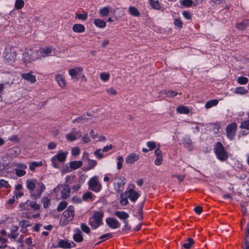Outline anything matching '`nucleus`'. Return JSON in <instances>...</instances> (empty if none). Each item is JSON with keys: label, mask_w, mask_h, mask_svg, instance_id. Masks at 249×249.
<instances>
[{"label": "nucleus", "mask_w": 249, "mask_h": 249, "mask_svg": "<svg viewBox=\"0 0 249 249\" xmlns=\"http://www.w3.org/2000/svg\"><path fill=\"white\" fill-rule=\"evenodd\" d=\"M26 185L31 196L34 199L40 197L46 189L45 185L41 181L35 179H27Z\"/></svg>", "instance_id": "f257e3e1"}, {"label": "nucleus", "mask_w": 249, "mask_h": 249, "mask_svg": "<svg viewBox=\"0 0 249 249\" xmlns=\"http://www.w3.org/2000/svg\"><path fill=\"white\" fill-rule=\"evenodd\" d=\"M111 182L113 183L115 190L120 193L123 191L126 181L124 177L116 174L111 175Z\"/></svg>", "instance_id": "f03ea898"}, {"label": "nucleus", "mask_w": 249, "mask_h": 249, "mask_svg": "<svg viewBox=\"0 0 249 249\" xmlns=\"http://www.w3.org/2000/svg\"><path fill=\"white\" fill-rule=\"evenodd\" d=\"M68 154V152L67 151H59L51 159V165L55 168H59L60 163L66 161Z\"/></svg>", "instance_id": "7ed1b4c3"}, {"label": "nucleus", "mask_w": 249, "mask_h": 249, "mask_svg": "<svg viewBox=\"0 0 249 249\" xmlns=\"http://www.w3.org/2000/svg\"><path fill=\"white\" fill-rule=\"evenodd\" d=\"M104 213L101 211L94 212L93 215L89 219V224L92 229H96L103 224L102 219Z\"/></svg>", "instance_id": "20e7f679"}, {"label": "nucleus", "mask_w": 249, "mask_h": 249, "mask_svg": "<svg viewBox=\"0 0 249 249\" xmlns=\"http://www.w3.org/2000/svg\"><path fill=\"white\" fill-rule=\"evenodd\" d=\"M74 208L72 205H70L64 211L61 217L60 222L64 225H67L71 221L74 216Z\"/></svg>", "instance_id": "39448f33"}, {"label": "nucleus", "mask_w": 249, "mask_h": 249, "mask_svg": "<svg viewBox=\"0 0 249 249\" xmlns=\"http://www.w3.org/2000/svg\"><path fill=\"white\" fill-rule=\"evenodd\" d=\"M214 151L219 160L225 161L227 160L228 158V153L221 142H217L216 143L214 147Z\"/></svg>", "instance_id": "423d86ee"}, {"label": "nucleus", "mask_w": 249, "mask_h": 249, "mask_svg": "<svg viewBox=\"0 0 249 249\" xmlns=\"http://www.w3.org/2000/svg\"><path fill=\"white\" fill-rule=\"evenodd\" d=\"M16 55L17 53L14 48L7 47L5 48L4 58L6 62L9 63H13L15 61Z\"/></svg>", "instance_id": "0eeeda50"}, {"label": "nucleus", "mask_w": 249, "mask_h": 249, "mask_svg": "<svg viewBox=\"0 0 249 249\" xmlns=\"http://www.w3.org/2000/svg\"><path fill=\"white\" fill-rule=\"evenodd\" d=\"M89 188L90 190L98 193L102 189V185L99 182L98 177L96 176L91 178L88 181Z\"/></svg>", "instance_id": "6e6552de"}, {"label": "nucleus", "mask_w": 249, "mask_h": 249, "mask_svg": "<svg viewBox=\"0 0 249 249\" xmlns=\"http://www.w3.org/2000/svg\"><path fill=\"white\" fill-rule=\"evenodd\" d=\"M237 128V124L235 123H232L228 125L226 129L227 137L230 140L234 139Z\"/></svg>", "instance_id": "1a4fd4ad"}, {"label": "nucleus", "mask_w": 249, "mask_h": 249, "mask_svg": "<svg viewBox=\"0 0 249 249\" xmlns=\"http://www.w3.org/2000/svg\"><path fill=\"white\" fill-rule=\"evenodd\" d=\"M23 59L25 62H31L38 58L37 56L35 55V52L33 50L26 49L23 53Z\"/></svg>", "instance_id": "9d476101"}, {"label": "nucleus", "mask_w": 249, "mask_h": 249, "mask_svg": "<svg viewBox=\"0 0 249 249\" xmlns=\"http://www.w3.org/2000/svg\"><path fill=\"white\" fill-rule=\"evenodd\" d=\"M76 247V244L71 241L67 239H59L57 242V247L70 249Z\"/></svg>", "instance_id": "9b49d317"}, {"label": "nucleus", "mask_w": 249, "mask_h": 249, "mask_svg": "<svg viewBox=\"0 0 249 249\" xmlns=\"http://www.w3.org/2000/svg\"><path fill=\"white\" fill-rule=\"evenodd\" d=\"M83 71V68L81 67H77L69 70V74L71 79H75L76 81L79 80V76Z\"/></svg>", "instance_id": "f8f14e48"}, {"label": "nucleus", "mask_w": 249, "mask_h": 249, "mask_svg": "<svg viewBox=\"0 0 249 249\" xmlns=\"http://www.w3.org/2000/svg\"><path fill=\"white\" fill-rule=\"evenodd\" d=\"M125 194L128 196V197L132 202H135L140 196V193L134 190L133 188L127 189L125 192Z\"/></svg>", "instance_id": "ddd939ff"}, {"label": "nucleus", "mask_w": 249, "mask_h": 249, "mask_svg": "<svg viewBox=\"0 0 249 249\" xmlns=\"http://www.w3.org/2000/svg\"><path fill=\"white\" fill-rule=\"evenodd\" d=\"M81 137V132L75 129H73L72 131L66 135L67 140L70 142L74 141Z\"/></svg>", "instance_id": "4468645a"}, {"label": "nucleus", "mask_w": 249, "mask_h": 249, "mask_svg": "<svg viewBox=\"0 0 249 249\" xmlns=\"http://www.w3.org/2000/svg\"><path fill=\"white\" fill-rule=\"evenodd\" d=\"M27 166L26 164L23 163H17L16 168H15V174L18 177H23L26 174L25 169Z\"/></svg>", "instance_id": "2eb2a0df"}, {"label": "nucleus", "mask_w": 249, "mask_h": 249, "mask_svg": "<svg viewBox=\"0 0 249 249\" xmlns=\"http://www.w3.org/2000/svg\"><path fill=\"white\" fill-rule=\"evenodd\" d=\"M140 159V155L135 153L129 154L125 158V162L126 164L132 165L137 161Z\"/></svg>", "instance_id": "dca6fc26"}, {"label": "nucleus", "mask_w": 249, "mask_h": 249, "mask_svg": "<svg viewBox=\"0 0 249 249\" xmlns=\"http://www.w3.org/2000/svg\"><path fill=\"white\" fill-rule=\"evenodd\" d=\"M30 206L31 208L35 210H38L40 209V205L35 201H27L24 204H21L19 207L21 210L25 209L26 206Z\"/></svg>", "instance_id": "f3484780"}, {"label": "nucleus", "mask_w": 249, "mask_h": 249, "mask_svg": "<svg viewBox=\"0 0 249 249\" xmlns=\"http://www.w3.org/2000/svg\"><path fill=\"white\" fill-rule=\"evenodd\" d=\"M107 224L111 229H116L120 226L117 219L113 218H108L106 219Z\"/></svg>", "instance_id": "a211bd4d"}, {"label": "nucleus", "mask_w": 249, "mask_h": 249, "mask_svg": "<svg viewBox=\"0 0 249 249\" xmlns=\"http://www.w3.org/2000/svg\"><path fill=\"white\" fill-rule=\"evenodd\" d=\"M40 53L42 56L44 57L51 55L53 53H54V49L52 47H45L40 49Z\"/></svg>", "instance_id": "6ab92c4d"}, {"label": "nucleus", "mask_w": 249, "mask_h": 249, "mask_svg": "<svg viewBox=\"0 0 249 249\" xmlns=\"http://www.w3.org/2000/svg\"><path fill=\"white\" fill-rule=\"evenodd\" d=\"M73 239L76 242H81L83 241V237L82 235V232L79 229H75L74 231Z\"/></svg>", "instance_id": "aec40b11"}, {"label": "nucleus", "mask_w": 249, "mask_h": 249, "mask_svg": "<svg viewBox=\"0 0 249 249\" xmlns=\"http://www.w3.org/2000/svg\"><path fill=\"white\" fill-rule=\"evenodd\" d=\"M21 76L22 78L31 83H34L36 82V76L33 75L32 72L23 73Z\"/></svg>", "instance_id": "412c9836"}, {"label": "nucleus", "mask_w": 249, "mask_h": 249, "mask_svg": "<svg viewBox=\"0 0 249 249\" xmlns=\"http://www.w3.org/2000/svg\"><path fill=\"white\" fill-rule=\"evenodd\" d=\"M183 144L184 146L187 148L189 150H192L193 148V142L188 136H185L184 138Z\"/></svg>", "instance_id": "4be33fe9"}, {"label": "nucleus", "mask_w": 249, "mask_h": 249, "mask_svg": "<svg viewBox=\"0 0 249 249\" xmlns=\"http://www.w3.org/2000/svg\"><path fill=\"white\" fill-rule=\"evenodd\" d=\"M55 79L60 87L63 88L66 86V81L62 74H56L55 76Z\"/></svg>", "instance_id": "5701e85b"}, {"label": "nucleus", "mask_w": 249, "mask_h": 249, "mask_svg": "<svg viewBox=\"0 0 249 249\" xmlns=\"http://www.w3.org/2000/svg\"><path fill=\"white\" fill-rule=\"evenodd\" d=\"M72 30L75 33H82L85 32V27L81 24H75L72 26Z\"/></svg>", "instance_id": "b1692460"}, {"label": "nucleus", "mask_w": 249, "mask_h": 249, "mask_svg": "<svg viewBox=\"0 0 249 249\" xmlns=\"http://www.w3.org/2000/svg\"><path fill=\"white\" fill-rule=\"evenodd\" d=\"M43 165V162L41 161H33L29 163V169L34 171L36 169L37 167H41Z\"/></svg>", "instance_id": "393cba45"}, {"label": "nucleus", "mask_w": 249, "mask_h": 249, "mask_svg": "<svg viewBox=\"0 0 249 249\" xmlns=\"http://www.w3.org/2000/svg\"><path fill=\"white\" fill-rule=\"evenodd\" d=\"M249 23L248 20H244L241 22L237 23L235 27L239 30H243L248 27V24Z\"/></svg>", "instance_id": "a878e982"}, {"label": "nucleus", "mask_w": 249, "mask_h": 249, "mask_svg": "<svg viewBox=\"0 0 249 249\" xmlns=\"http://www.w3.org/2000/svg\"><path fill=\"white\" fill-rule=\"evenodd\" d=\"M83 162L81 160L72 161L70 162V166L72 169L75 170L82 165Z\"/></svg>", "instance_id": "bb28decb"}, {"label": "nucleus", "mask_w": 249, "mask_h": 249, "mask_svg": "<svg viewBox=\"0 0 249 249\" xmlns=\"http://www.w3.org/2000/svg\"><path fill=\"white\" fill-rule=\"evenodd\" d=\"M116 216L122 220H125L128 218L129 215L124 211H116L115 212Z\"/></svg>", "instance_id": "cd10ccee"}, {"label": "nucleus", "mask_w": 249, "mask_h": 249, "mask_svg": "<svg viewBox=\"0 0 249 249\" xmlns=\"http://www.w3.org/2000/svg\"><path fill=\"white\" fill-rule=\"evenodd\" d=\"M88 164L86 167L87 170H89L94 168L97 165V162L95 160H92L88 159Z\"/></svg>", "instance_id": "c85d7f7f"}, {"label": "nucleus", "mask_w": 249, "mask_h": 249, "mask_svg": "<svg viewBox=\"0 0 249 249\" xmlns=\"http://www.w3.org/2000/svg\"><path fill=\"white\" fill-rule=\"evenodd\" d=\"M94 24L96 27L100 28H104L106 26V22L99 18L95 19Z\"/></svg>", "instance_id": "c756f323"}, {"label": "nucleus", "mask_w": 249, "mask_h": 249, "mask_svg": "<svg viewBox=\"0 0 249 249\" xmlns=\"http://www.w3.org/2000/svg\"><path fill=\"white\" fill-rule=\"evenodd\" d=\"M70 193V188L69 186H66L64 187L63 190L61 191L62 197L63 198H66L68 197Z\"/></svg>", "instance_id": "7c9ffc66"}, {"label": "nucleus", "mask_w": 249, "mask_h": 249, "mask_svg": "<svg viewBox=\"0 0 249 249\" xmlns=\"http://www.w3.org/2000/svg\"><path fill=\"white\" fill-rule=\"evenodd\" d=\"M93 195L91 192H87L82 196V199L84 201H89L93 200Z\"/></svg>", "instance_id": "2f4dec72"}, {"label": "nucleus", "mask_w": 249, "mask_h": 249, "mask_svg": "<svg viewBox=\"0 0 249 249\" xmlns=\"http://www.w3.org/2000/svg\"><path fill=\"white\" fill-rule=\"evenodd\" d=\"M218 103V101L217 99L210 100L205 104V107L207 108H211L217 105Z\"/></svg>", "instance_id": "473e14b6"}, {"label": "nucleus", "mask_w": 249, "mask_h": 249, "mask_svg": "<svg viewBox=\"0 0 249 249\" xmlns=\"http://www.w3.org/2000/svg\"><path fill=\"white\" fill-rule=\"evenodd\" d=\"M110 8L107 7H104L101 8L99 11V14L102 17L107 16L109 12Z\"/></svg>", "instance_id": "72a5a7b5"}, {"label": "nucleus", "mask_w": 249, "mask_h": 249, "mask_svg": "<svg viewBox=\"0 0 249 249\" xmlns=\"http://www.w3.org/2000/svg\"><path fill=\"white\" fill-rule=\"evenodd\" d=\"M128 11L131 15L135 17H138L140 15V12L134 6H130Z\"/></svg>", "instance_id": "f704fd0d"}, {"label": "nucleus", "mask_w": 249, "mask_h": 249, "mask_svg": "<svg viewBox=\"0 0 249 249\" xmlns=\"http://www.w3.org/2000/svg\"><path fill=\"white\" fill-rule=\"evenodd\" d=\"M112 237V234L110 233H107L104 234L100 236L99 239L101 240V241L98 242L96 244V245L99 244L101 242L106 241L108 239H109Z\"/></svg>", "instance_id": "c9c22d12"}, {"label": "nucleus", "mask_w": 249, "mask_h": 249, "mask_svg": "<svg viewBox=\"0 0 249 249\" xmlns=\"http://www.w3.org/2000/svg\"><path fill=\"white\" fill-rule=\"evenodd\" d=\"M194 243V240L192 238H188L187 242L184 243L182 246L185 249H189Z\"/></svg>", "instance_id": "e433bc0d"}, {"label": "nucleus", "mask_w": 249, "mask_h": 249, "mask_svg": "<svg viewBox=\"0 0 249 249\" xmlns=\"http://www.w3.org/2000/svg\"><path fill=\"white\" fill-rule=\"evenodd\" d=\"M24 5L23 0H16L15 3V8L17 10L21 9Z\"/></svg>", "instance_id": "4c0bfd02"}, {"label": "nucleus", "mask_w": 249, "mask_h": 249, "mask_svg": "<svg viewBox=\"0 0 249 249\" xmlns=\"http://www.w3.org/2000/svg\"><path fill=\"white\" fill-rule=\"evenodd\" d=\"M126 194L125 192L124 193H122L121 195V200H120V204L123 206H125L128 203V200L126 198Z\"/></svg>", "instance_id": "58836bf2"}, {"label": "nucleus", "mask_w": 249, "mask_h": 249, "mask_svg": "<svg viewBox=\"0 0 249 249\" xmlns=\"http://www.w3.org/2000/svg\"><path fill=\"white\" fill-rule=\"evenodd\" d=\"M164 94L166 95V96L170 98H173L177 95L178 93L176 91L173 90H164Z\"/></svg>", "instance_id": "ea45409f"}, {"label": "nucleus", "mask_w": 249, "mask_h": 249, "mask_svg": "<svg viewBox=\"0 0 249 249\" xmlns=\"http://www.w3.org/2000/svg\"><path fill=\"white\" fill-rule=\"evenodd\" d=\"M248 92V90L243 87H238L235 89L234 93L240 94H245Z\"/></svg>", "instance_id": "a19ab883"}, {"label": "nucleus", "mask_w": 249, "mask_h": 249, "mask_svg": "<svg viewBox=\"0 0 249 249\" xmlns=\"http://www.w3.org/2000/svg\"><path fill=\"white\" fill-rule=\"evenodd\" d=\"M151 6L154 9H160V4L158 0H149Z\"/></svg>", "instance_id": "79ce46f5"}, {"label": "nucleus", "mask_w": 249, "mask_h": 249, "mask_svg": "<svg viewBox=\"0 0 249 249\" xmlns=\"http://www.w3.org/2000/svg\"><path fill=\"white\" fill-rule=\"evenodd\" d=\"M41 201L44 208H48L50 206V199L49 198L47 197H43Z\"/></svg>", "instance_id": "37998d69"}, {"label": "nucleus", "mask_w": 249, "mask_h": 249, "mask_svg": "<svg viewBox=\"0 0 249 249\" xmlns=\"http://www.w3.org/2000/svg\"><path fill=\"white\" fill-rule=\"evenodd\" d=\"M88 18V13H85L84 14L76 13L75 18L78 19L86 20Z\"/></svg>", "instance_id": "c03bdc74"}, {"label": "nucleus", "mask_w": 249, "mask_h": 249, "mask_svg": "<svg viewBox=\"0 0 249 249\" xmlns=\"http://www.w3.org/2000/svg\"><path fill=\"white\" fill-rule=\"evenodd\" d=\"M100 77L102 81L107 82L109 79L110 74L108 73L102 72L100 74Z\"/></svg>", "instance_id": "a18cd8bd"}, {"label": "nucleus", "mask_w": 249, "mask_h": 249, "mask_svg": "<svg viewBox=\"0 0 249 249\" xmlns=\"http://www.w3.org/2000/svg\"><path fill=\"white\" fill-rule=\"evenodd\" d=\"M81 152L80 149L78 147H74L71 148V154L73 156H78Z\"/></svg>", "instance_id": "49530a36"}, {"label": "nucleus", "mask_w": 249, "mask_h": 249, "mask_svg": "<svg viewBox=\"0 0 249 249\" xmlns=\"http://www.w3.org/2000/svg\"><path fill=\"white\" fill-rule=\"evenodd\" d=\"M67 203L65 201H62L59 204L57 210L58 212L63 210L67 206Z\"/></svg>", "instance_id": "de8ad7c7"}, {"label": "nucleus", "mask_w": 249, "mask_h": 249, "mask_svg": "<svg viewBox=\"0 0 249 249\" xmlns=\"http://www.w3.org/2000/svg\"><path fill=\"white\" fill-rule=\"evenodd\" d=\"M124 161V158L122 156H119L117 158V168L120 170L122 168L123 162Z\"/></svg>", "instance_id": "09e8293b"}, {"label": "nucleus", "mask_w": 249, "mask_h": 249, "mask_svg": "<svg viewBox=\"0 0 249 249\" xmlns=\"http://www.w3.org/2000/svg\"><path fill=\"white\" fill-rule=\"evenodd\" d=\"M240 127L242 129H246L249 130V120L242 122L241 123Z\"/></svg>", "instance_id": "8fccbe9b"}, {"label": "nucleus", "mask_w": 249, "mask_h": 249, "mask_svg": "<svg viewBox=\"0 0 249 249\" xmlns=\"http://www.w3.org/2000/svg\"><path fill=\"white\" fill-rule=\"evenodd\" d=\"M181 4L185 7H190L193 4V2L192 0H183L180 1Z\"/></svg>", "instance_id": "3c124183"}, {"label": "nucleus", "mask_w": 249, "mask_h": 249, "mask_svg": "<svg viewBox=\"0 0 249 249\" xmlns=\"http://www.w3.org/2000/svg\"><path fill=\"white\" fill-rule=\"evenodd\" d=\"M80 227L82 231L88 234L90 232V229L86 224L82 223Z\"/></svg>", "instance_id": "603ef678"}, {"label": "nucleus", "mask_w": 249, "mask_h": 249, "mask_svg": "<svg viewBox=\"0 0 249 249\" xmlns=\"http://www.w3.org/2000/svg\"><path fill=\"white\" fill-rule=\"evenodd\" d=\"M146 146L149 148V150H152L156 148V143L154 142L149 141L146 142Z\"/></svg>", "instance_id": "864d4df0"}, {"label": "nucleus", "mask_w": 249, "mask_h": 249, "mask_svg": "<svg viewBox=\"0 0 249 249\" xmlns=\"http://www.w3.org/2000/svg\"><path fill=\"white\" fill-rule=\"evenodd\" d=\"M237 81L239 84H246L248 82V79L247 77H239Z\"/></svg>", "instance_id": "5fc2aeb1"}, {"label": "nucleus", "mask_w": 249, "mask_h": 249, "mask_svg": "<svg viewBox=\"0 0 249 249\" xmlns=\"http://www.w3.org/2000/svg\"><path fill=\"white\" fill-rule=\"evenodd\" d=\"M7 241V240L6 239L5 237L0 236V243H1L2 244L0 245V249L4 248L6 247L5 243Z\"/></svg>", "instance_id": "6e6d98bb"}, {"label": "nucleus", "mask_w": 249, "mask_h": 249, "mask_svg": "<svg viewBox=\"0 0 249 249\" xmlns=\"http://www.w3.org/2000/svg\"><path fill=\"white\" fill-rule=\"evenodd\" d=\"M81 140L84 143L89 142L91 141L90 137L87 134H86L83 136H82L81 137Z\"/></svg>", "instance_id": "4d7b16f0"}, {"label": "nucleus", "mask_w": 249, "mask_h": 249, "mask_svg": "<svg viewBox=\"0 0 249 249\" xmlns=\"http://www.w3.org/2000/svg\"><path fill=\"white\" fill-rule=\"evenodd\" d=\"M8 140L13 142H18L19 141V138L18 135H12L8 138Z\"/></svg>", "instance_id": "13d9d810"}, {"label": "nucleus", "mask_w": 249, "mask_h": 249, "mask_svg": "<svg viewBox=\"0 0 249 249\" xmlns=\"http://www.w3.org/2000/svg\"><path fill=\"white\" fill-rule=\"evenodd\" d=\"M94 155L99 159H102L104 157L103 154L101 152V150L100 149H97L94 152Z\"/></svg>", "instance_id": "bf43d9fd"}, {"label": "nucleus", "mask_w": 249, "mask_h": 249, "mask_svg": "<svg viewBox=\"0 0 249 249\" xmlns=\"http://www.w3.org/2000/svg\"><path fill=\"white\" fill-rule=\"evenodd\" d=\"M162 163V157H157L155 159L154 163L157 166L160 165Z\"/></svg>", "instance_id": "052dcab7"}, {"label": "nucleus", "mask_w": 249, "mask_h": 249, "mask_svg": "<svg viewBox=\"0 0 249 249\" xmlns=\"http://www.w3.org/2000/svg\"><path fill=\"white\" fill-rule=\"evenodd\" d=\"M95 135V139H94L96 141H105L106 140V138L103 136L98 135V134H94Z\"/></svg>", "instance_id": "680f3d73"}, {"label": "nucleus", "mask_w": 249, "mask_h": 249, "mask_svg": "<svg viewBox=\"0 0 249 249\" xmlns=\"http://www.w3.org/2000/svg\"><path fill=\"white\" fill-rule=\"evenodd\" d=\"M9 186V184L7 181L4 179L0 180V188L2 187H8Z\"/></svg>", "instance_id": "e2e57ef3"}, {"label": "nucleus", "mask_w": 249, "mask_h": 249, "mask_svg": "<svg viewBox=\"0 0 249 249\" xmlns=\"http://www.w3.org/2000/svg\"><path fill=\"white\" fill-rule=\"evenodd\" d=\"M174 24L179 28L182 27V22L179 19L176 18L174 20Z\"/></svg>", "instance_id": "0e129e2a"}, {"label": "nucleus", "mask_w": 249, "mask_h": 249, "mask_svg": "<svg viewBox=\"0 0 249 249\" xmlns=\"http://www.w3.org/2000/svg\"><path fill=\"white\" fill-rule=\"evenodd\" d=\"M72 201L73 203L76 204L81 203L82 202V199L77 196H73L72 198Z\"/></svg>", "instance_id": "69168bd1"}, {"label": "nucleus", "mask_w": 249, "mask_h": 249, "mask_svg": "<svg viewBox=\"0 0 249 249\" xmlns=\"http://www.w3.org/2000/svg\"><path fill=\"white\" fill-rule=\"evenodd\" d=\"M107 91L110 95H116L117 94V91L113 88L107 89Z\"/></svg>", "instance_id": "338daca9"}, {"label": "nucleus", "mask_w": 249, "mask_h": 249, "mask_svg": "<svg viewBox=\"0 0 249 249\" xmlns=\"http://www.w3.org/2000/svg\"><path fill=\"white\" fill-rule=\"evenodd\" d=\"M183 15L187 19H190L192 18L191 14L187 11H184L183 13Z\"/></svg>", "instance_id": "774afa93"}]
</instances>
